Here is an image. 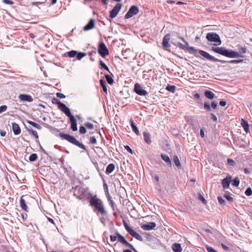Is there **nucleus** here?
Returning a JSON list of instances; mask_svg holds the SVG:
<instances>
[{"label": "nucleus", "instance_id": "f257e3e1", "mask_svg": "<svg viewBox=\"0 0 252 252\" xmlns=\"http://www.w3.org/2000/svg\"><path fill=\"white\" fill-rule=\"evenodd\" d=\"M212 50L217 53L220 54L228 58H243L244 57V56L236 52L233 51L232 50H227L223 47L213 46L212 47Z\"/></svg>", "mask_w": 252, "mask_h": 252}, {"label": "nucleus", "instance_id": "f03ea898", "mask_svg": "<svg viewBox=\"0 0 252 252\" xmlns=\"http://www.w3.org/2000/svg\"><path fill=\"white\" fill-rule=\"evenodd\" d=\"M60 136L63 139L67 140L68 142L72 143V144L86 151L85 146L82 143L79 142L74 137L68 134L61 133L60 134Z\"/></svg>", "mask_w": 252, "mask_h": 252}, {"label": "nucleus", "instance_id": "7ed1b4c3", "mask_svg": "<svg viewBox=\"0 0 252 252\" xmlns=\"http://www.w3.org/2000/svg\"><path fill=\"white\" fill-rule=\"evenodd\" d=\"M90 192L88 191V188L82 186H77L74 189V194L80 199L88 198Z\"/></svg>", "mask_w": 252, "mask_h": 252}, {"label": "nucleus", "instance_id": "20e7f679", "mask_svg": "<svg viewBox=\"0 0 252 252\" xmlns=\"http://www.w3.org/2000/svg\"><path fill=\"white\" fill-rule=\"evenodd\" d=\"M206 38L211 42L215 46L220 45L221 41L219 35L215 32H209L207 34Z\"/></svg>", "mask_w": 252, "mask_h": 252}, {"label": "nucleus", "instance_id": "39448f33", "mask_svg": "<svg viewBox=\"0 0 252 252\" xmlns=\"http://www.w3.org/2000/svg\"><path fill=\"white\" fill-rule=\"evenodd\" d=\"M36 203H37L36 200L30 195L26 194L21 197L20 205H31Z\"/></svg>", "mask_w": 252, "mask_h": 252}, {"label": "nucleus", "instance_id": "423d86ee", "mask_svg": "<svg viewBox=\"0 0 252 252\" xmlns=\"http://www.w3.org/2000/svg\"><path fill=\"white\" fill-rule=\"evenodd\" d=\"M87 199L90 200V205H102V201L96 195L90 193Z\"/></svg>", "mask_w": 252, "mask_h": 252}, {"label": "nucleus", "instance_id": "0eeeda50", "mask_svg": "<svg viewBox=\"0 0 252 252\" xmlns=\"http://www.w3.org/2000/svg\"><path fill=\"white\" fill-rule=\"evenodd\" d=\"M139 12V8L137 6L132 5L129 9L128 12L125 15L126 19H129L132 16L136 15Z\"/></svg>", "mask_w": 252, "mask_h": 252}, {"label": "nucleus", "instance_id": "6e6552de", "mask_svg": "<svg viewBox=\"0 0 252 252\" xmlns=\"http://www.w3.org/2000/svg\"><path fill=\"white\" fill-rule=\"evenodd\" d=\"M98 52L102 57H105L109 54L108 50L104 43L101 42L99 44Z\"/></svg>", "mask_w": 252, "mask_h": 252}, {"label": "nucleus", "instance_id": "1a4fd4ad", "mask_svg": "<svg viewBox=\"0 0 252 252\" xmlns=\"http://www.w3.org/2000/svg\"><path fill=\"white\" fill-rule=\"evenodd\" d=\"M116 234L117 236L118 241L119 242L128 247L129 248L131 249L134 251H136V250H135V248L133 247V246L131 244L128 243L122 235H121L118 232H116Z\"/></svg>", "mask_w": 252, "mask_h": 252}, {"label": "nucleus", "instance_id": "9d476101", "mask_svg": "<svg viewBox=\"0 0 252 252\" xmlns=\"http://www.w3.org/2000/svg\"><path fill=\"white\" fill-rule=\"evenodd\" d=\"M199 53L200 55H201L202 56L206 58L209 61H211L214 62H220L222 63H223L224 61H221L220 60H219V59L215 58L214 57L210 55L209 53H207L206 52H205L202 50H199Z\"/></svg>", "mask_w": 252, "mask_h": 252}, {"label": "nucleus", "instance_id": "9b49d317", "mask_svg": "<svg viewBox=\"0 0 252 252\" xmlns=\"http://www.w3.org/2000/svg\"><path fill=\"white\" fill-rule=\"evenodd\" d=\"M122 4L121 3H117L115 7L110 12V17L111 19L115 18L120 10L121 9Z\"/></svg>", "mask_w": 252, "mask_h": 252}, {"label": "nucleus", "instance_id": "f8f14e48", "mask_svg": "<svg viewBox=\"0 0 252 252\" xmlns=\"http://www.w3.org/2000/svg\"><path fill=\"white\" fill-rule=\"evenodd\" d=\"M134 91L137 94L140 95L145 96L148 94L147 91L143 89L140 84L138 83H136L134 85Z\"/></svg>", "mask_w": 252, "mask_h": 252}, {"label": "nucleus", "instance_id": "ddd939ff", "mask_svg": "<svg viewBox=\"0 0 252 252\" xmlns=\"http://www.w3.org/2000/svg\"><path fill=\"white\" fill-rule=\"evenodd\" d=\"M59 109L63 112L68 117L70 118L73 116L71 114L69 109L64 103L61 104Z\"/></svg>", "mask_w": 252, "mask_h": 252}, {"label": "nucleus", "instance_id": "4468645a", "mask_svg": "<svg viewBox=\"0 0 252 252\" xmlns=\"http://www.w3.org/2000/svg\"><path fill=\"white\" fill-rule=\"evenodd\" d=\"M18 97L20 101L23 102H32L33 101L32 97L28 94H21L19 95Z\"/></svg>", "mask_w": 252, "mask_h": 252}, {"label": "nucleus", "instance_id": "2eb2a0df", "mask_svg": "<svg viewBox=\"0 0 252 252\" xmlns=\"http://www.w3.org/2000/svg\"><path fill=\"white\" fill-rule=\"evenodd\" d=\"M170 39V35L169 33L166 34L163 37L162 40V46L164 48L170 47V45L169 43Z\"/></svg>", "mask_w": 252, "mask_h": 252}, {"label": "nucleus", "instance_id": "dca6fc26", "mask_svg": "<svg viewBox=\"0 0 252 252\" xmlns=\"http://www.w3.org/2000/svg\"><path fill=\"white\" fill-rule=\"evenodd\" d=\"M95 21L94 19H91L89 23L84 27V31H87L94 29L95 26Z\"/></svg>", "mask_w": 252, "mask_h": 252}, {"label": "nucleus", "instance_id": "f3484780", "mask_svg": "<svg viewBox=\"0 0 252 252\" xmlns=\"http://www.w3.org/2000/svg\"><path fill=\"white\" fill-rule=\"evenodd\" d=\"M232 178L230 176H227L225 178L223 179L221 181L223 188L228 189L229 187L230 183L231 182Z\"/></svg>", "mask_w": 252, "mask_h": 252}, {"label": "nucleus", "instance_id": "a211bd4d", "mask_svg": "<svg viewBox=\"0 0 252 252\" xmlns=\"http://www.w3.org/2000/svg\"><path fill=\"white\" fill-rule=\"evenodd\" d=\"M156 226L155 222H149L146 224H144L141 226V228L145 230H150L154 229Z\"/></svg>", "mask_w": 252, "mask_h": 252}, {"label": "nucleus", "instance_id": "6ab92c4d", "mask_svg": "<svg viewBox=\"0 0 252 252\" xmlns=\"http://www.w3.org/2000/svg\"><path fill=\"white\" fill-rule=\"evenodd\" d=\"M71 123V128L73 131L77 130V121L74 117L73 116L69 118Z\"/></svg>", "mask_w": 252, "mask_h": 252}, {"label": "nucleus", "instance_id": "aec40b11", "mask_svg": "<svg viewBox=\"0 0 252 252\" xmlns=\"http://www.w3.org/2000/svg\"><path fill=\"white\" fill-rule=\"evenodd\" d=\"M94 206V212H100L102 215L105 216L106 214L105 210L103 207V206Z\"/></svg>", "mask_w": 252, "mask_h": 252}, {"label": "nucleus", "instance_id": "412c9836", "mask_svg": "<svg viewBox=\"0 0 252 252\" xmlns=\"http://www.w3.org/2000/svg\"><path fill=\"white\" fill-rule=\"evenodd\" d=\"M12 130L15 135L19 134L21 132L20 128L18 124L15 123H12Z\"/></svg>", "mask_w": 252, "mask_h": 252}, {"label": "nucleus", "instance_id": "4be33fe9", "mask_svg": "<svg viewBox=\"0 0 252 252\" xmlns=\"http://www.w3.org/2000/svg\"><path fill=\"white\" fill-rule=\"evenodd\" d=\"M172 249L174 252H181L182 251L181 245L179 243H174L172 246Z\"/></svg>", "mask_w": 252, "mask_h": 252}, {"label": "nucleus", "instance_id": "5701e85b", "mask_svg": "<svg viewBox=\"0 0 252 252\" xmlns=\"http://www.w3.org/2000/svg\"><path fill=\"white\" fill-rule=\"evenodd\" d=\"M161 158L167 163V164L169 166H171V161L170 159L169 158L168 156H167L166 154H161Z\"/></svg>", "mask_w": 252, "mask_h": 252}, {"label": "nucleus", "instance_id": "b1692460", "mask_svg": "<svg viewBox=\"0 0 252 252\" xmlns=\"http://www.w3.org/2000/svg\"><path fill=\"white\" fill-rule=\"evenodd\" d=\"M129 234L132 237H133L136 239H137L140 241H142L143 240L142 237L141 235H140L138 233L136 232L135 231H134L133 230Z\"/></svg>", "mask_w": 252, "mask_h": 252}, {"label": "nucleus", "instance_id": "393cba45", "mask_svg": "<svg viewBox=\"0 0 252 252\" xmlns=\"http://www.w3.org/2000/svg\"><path fill=\"white\" fill-rule=\"evenodd\" d=\"M143 135L145 142L147 144H150L151 143L150 133L146 131H144L143 132Z\"/></svg>", "mask_w": 252, "mask_h": 252}, {"label": "nucleus", "instance_id": "a878e982", "mask_svg": "<svg viewBox=\"0 0 252 252\" xmlns=\"http://www.w3.org/2000/svg\"><path fill=\"white\" fill-rule=\"evenodd\" d=\"M242 126H243L244 130L247 133L249 131V125L248 123L243 119H242L241 123Z\"/></svg>", "mask_w": 252, "mask_h": 252}, {"label": "nucleus", "instance_id": "bb28decb", "mask_svg": "<svg viewBox=\"0 0 252 252\" xmlns=\"http://www.w3.org/2000/svg\"><path fill=\"white\" fill-rule=\"evenodd\" d=\"M130 125H131V126L132 127V129L133 130V131L137 135H139L140 134V133L139 132V130L138 129V128L135 125V124L134 123V122L133 120H132L131 119L130 120Z\"/></svg>", "mask_w": 252, "mask_h": 252}, {"label": "nucleus", "instance_id": "cd10ccee", "mask_svg": "<svg viewBox=\"0 0 252 252\" xmlns=\"http://www.w3.org/2000/svg\"><path fill=\"white\" fill-rule=\"evenodd\" d=\"M115 169V165L113 163L109 164L106 167V173L107 174L112 173Z\"/></svg>", "mask_w": 252, "mask_h": 252}, {"label": "nucleus", "instance_id": "c85d7f7f", "mask_svg": "<svg viewBox=\"0 0 252 252\" xmlns=\"http://www.w3.org/2000/svg\"><path fill=\"white\" fill-rule=\"evenodd\" d=\"M204 94L207 98L210 99H213L215 96L214 94L209 90H206L204 93Z\"/></svg>", "mask_w": 252, "mask_h": 252}, {"label": "nucleus", "instance_id": "c756f323", "mask_svg": "<svg viewBox=\"0 0 252 252\" xmlns=\"http://www.w3.org/2000/svg\"><path fill=\"white\" fill-rule=\"evenodd\" d=\"M27 123L37 129L40 130L41 129V126L39 124H38L35 122L28 120V121H27Z\"/></svg>", "mask_w": 252, "mask_h": 252}, {"label": "nucleus", "instance_id": "7c9ffc66", "mask_svg": "<svg viewBox=\"0 0 252 252\" xmlns=\"http://www.w3.org/2000/svg\"><path fill=\"white\" fill-rule=\"evenodd\" d=\"M173 161H174V162L175 163V164L176 165V166L177 167H181V163H180V161L179 160V159L178 157L177 156H174V157H173Z\"/></svg>", "mask_w": 252, "mask_h": 252}, {"label": "nucleus", "instance_id": "2f4dec72", "mask_svg": "<svg viewBox=\"0 0 252 252\" xmlns=\"http://www.w3.org/2000/svg\"><path fill=\"white\" fill-rule=\"evenodd\" d=\"M100 84L102 88L103 91L105 93H107V87L106 86V83H105V81H104L102 79H101L100 80Z\"/></svg>", "mask_w": 252, "mask_h": 252}, {"label": "nucleus", "instance_id": "473e14b6", "mask_svg": "<svg viewBox=\"0 0 252 252\" xmlns=\"http://www.w3.org/2000/svg\"><path fill=\"white\" fill-rule=\"evenodd\" d=\"M105 77L108 84L112 85L114 83L113 79L109 75H105Z\"/></svg>", "mask_w": 252, "mask_h": 252}, {"label": "nucleus", "instance_id": "72a5a7b5", "mask_svg": "<svg viewBox=\"0 0 252 252\" xmlns=\"http://www.w3.org/2000/svg\"><path fill=\"white\" fill-rule=\"evenodd\" d=\"M52 102L53 104H58L59 108L61 106V105L63 103L62 102H61L59 99L55 97L53 98L52 99Z\"/></svg>", "mask_w": 252, "mask_h": 252}, {"label": "nucleus", "instance_id": "f704fd0d", "mask_svg": "<svg viewBox=\"0 0 252 252\" xmlns=\"http://www.w3.org/2000/svg\"><path fill=\"white\" fill-rule=\"evenodd\" d=\"M185 44H183L182 43H178V46L182 49L186 50H187L188 46H189V43L187 42H185Z\"/></svg>", "mask_w": 252, "mask_h": 252}, {"label": "nucleus", "instance_id": "c9c22d12", "mask_svg": "<svg viewBox=\"0 0 252 252\" xmlns=\"http://www.w3.org/2000/svg\"><path fill=\"white\" fill-rule=\"evenodd\" d=\"M37 158V156L36 154H32L29 157V160L31 162L35 161Z\"/></svg>", "mask_w": 252, "mask_h": 252}, {"label": "nucleus", "instance_id": "e433bc0d", "mask_svg": "<svg viewBox=\"0 0 252 252\" xmlns=\"http://www.w3.org/2000/svg\"><path fill=\"white\" fill-rule=\"evenodd\" d=\"M67 54L69 57L73 58L76 56L77 52L76 51L72 50L67 52Z\"/></svg>", "mask_w": 252, "mask_h": 252}, {"label": "nucleus", "instance_id": "4c0bfd02", "mask_svg": "<svg viewBox=\"0 0 252 252\" xmlns=\"http://www.w3.org/2000/svg\"><path fill=\"white\" fill-rule=\"evenodd\" d=\"M240 180L238 177L235 178L232 181V185L234 187H238L239 185Z\"/></svg>", "mask_w": 252, "mask_h": 252}, {"label": "nucleus", "instance_id": "58836bf2", "mask_svg": "<svg viewBox=\"0 0 252 252\" xmlns=\"http://www.w3.org/2000/svg\"><path fill=\"white\" fill-rule=\"evenodd\" d=\"M176 87L175 86L168 85L166 89L169 92L174 93L175 91Z\"/></svg>", "mask_w": 252, "mask_h": 252}, {"label": "nucleus", "instance_id": "ea45409f", "mask_svg": "<svg viewBox=\"0 0 252 252\" xmlns=\"http://www.w3.org/2000/svg\"><path fill=\"white\" fill-rule=\"evenodd\" d=\"M77 58L78 60H81L83 57L86 56V54L85 53L80 52L79 53H77L76 55Z\"/></svg>", "mask_w": 252, "mask_h": 252}, {"label": "nucleus", "instance_id": "a19ab883", "mask_svg": "<svg viewBox=\"0 0 252 252\" xmlns=\"http://www.w3.org/2000/svg\"><path fill=\"white\" fill-rule=\"evenodd\" d=\"M124 225L125 229L129 233H130L133 230V229H131L125 221L124 222Z\"/></svg>", "mask_w": 252, "mask_h": 252}, {"label": "nucleus", "instance_id": "79ce46f5", "mask_svg": "<svg viewBox=\"0 0 252 252\" xmlns=\"http://www.w3.org/2000/svg\"><path fill=\"white\" fill-rule=\"evenodd\" d=\"M245 194L247 196H250L252 194V189L251 188H248L245 191Z\"/></svg>", "mask_w": 252, "mask_h": 252}, {"label": "nucleus", "instance_id": "37998d69", "mask_svg": "<svg viewBox=\"0 0 252 252\" xmlns=\"http://www.w3.org/2000/svg\"><path fill=\"white\" fill-rule=\"evenodd\" d=\"M186 50H187L188 51H189V52H190L191 53H196V50L195 49L192 47H188V48Z\"/></svg>", "mask_w": 252, "mask_h": 252}, {"label": "nucleus", "instance_id": "c03bdc74", "mask_svg": "<svg viewBox=\"0 0 252 252\" xmlns=\"http://www.w3.org/2000/svg\"><path fill=\"white\" fill-rule=\"evenodd\" d=\"M29 131L35 137V138H36V139L38 138V134L35 130H34L32 129H31L29 130Z\"/></svg>", "mask_w": 252, "mask_h": 252}, {"label": "nucleus", "instance_id": "a18cd8bd", "mask_svg": "<svg viewBox=\"0 0 252 252\" xmlns=\"http://www.w3.org/2000/svg\"><path fill=\"white\" fill-rule=\"evenodd\" d=\"M79 131L81 134H85L87 132V129L84 126L80 127Z\"/></svg>", "mask_w": 252, "mask_h": 252}, {"label": "nucleus", "instance_id": "49530a36", "mask_svg": "<svg viewBox=\"0 0 252 252\" xmlns=\"http://www.w3.org/2000/svg\"><path fill=\"white\" fill-rule=\"evenodd\" d=\"M227 164L230 166H234L235 165V162L231 158L227 159Z\"/></svg>", "mask_w": 252, "mask_h": 252}, {"label": "nucleus", "instance_id": "de8ad7c7", "mask_svg": "<svg viewBox=\"0 0 252 252\" xmlns=\"http://www.w3.org/2000/svg\"><path fill=\"white\" fill-rule=\"evenodd\" d=\"M204 108L207 110L208 111H210L211 110L210 105L209 103L205 102L204 104Z\"/></svg>", "mask_w": 252, "mask_h": 252}, {"label": "nucleus", "instance_id": "09e8293b", "mask_svg": "<svg viewBox=\"0 0 252 252\" xmlns=\"http://www.w3.org/2000/svg\"><path fill=\"white\" fill-rule=\"evenodd\" d=\"M243 60H233L229 61L228 62L231 63H238L243 62Z\"/></svg>", "mask_w": 252, "mask_h": 252}, {"label": "nucleus", "instance_id": "8fccbe9b", "mask_svg": "<svg viewBox=\"0 0 252 252\" xmlns=\"http://www.w3.org/2000/svg\"><path fill=\"white\" fill-rule=\"evenodd\" d=\"M206 249L207 250V252H218L216 251L213 248L208 245L206 246Z\"/></svg>", "mask_w": 252, "mask_h": 252}, {"label": "nucleus", "instance_id": "3c124183", "mask_svg": "<svg viewBox=\"0 0 252 252\" xmlns=\"http://www.w3.org/2000/svg\"><path fill=\"white\" fill-rule=\"evenodd\" d=\"M85 126L89 129H92L94 128V125L93 124L90 123H86L85 124Z\"/></svg>", "mask_w": 252, "mask_h": 252}, {"label": "nucleus", "instance_id": "603ef678", "mask_svg": "<svg viewBox=\"0 0 252 252\" xmlns=\"http://www.w3.org/2000/svg\"><path fill=\"white\" fill-rule=\"evenodd\" d=\"M105 194L106 195L108 200L110 204L113 205V204H114L112 198L110 197L109 193Z\"/></svg>", "mask_w": 252, "mask_h": 252}, {"label": "nucleus", "instance_id": "864d4df0", "mask_svg": "<svg viewBox=\"0 0 252 252\" xmlns=\"http://www.w3.org/2000/svg\"><path fill=\"white\" fill-rule=\"evenodd\" d=\"M224 197L229 201L231 202L232 201V198L230 196L228 193H225L224 194Z\"/></svg>", "mask_w": 252, "mask_h": 252}, {"label": "nucleus", "instance_id": "5fc2aeb1", "mask_svg": "<svg viewBox=\"0 0 252 252\" xmlns=\"http://www.w3.org/2000/svg\"><path fill=\"white\" fill-rule=\"evenodd\" d=\"M90 142L92 144H94L96 143V139L94 136H92L90 138Z\"/></svg>", "mask_w": 252, "mask_h": 252}, {"label": "nucleus", "instance_id": "6e6d98bb", "mask_svg": "<svg viewBox=\"0 0 252 252\" xmlns=\"http://www.w3.org/2000/svg\"><path fill=\"white\" fill-rule=\"evenodd\" d=\"M198 198L200 200H201L202 202L203 203V204H206V200L205 199V198L203 197V196L200 194L199 193L198 194Z\"/></svg>", "mask_w": 252, "mask_h": 252}, {"label": "nucleus", "instance_id": "4d7b16f0", "mask_svg": "<svg viewBox=\"0 0 252 252\" xmlns=\"http://www.w3.org/2000/svg\"><path fill=\"white\" fill-rule=\"evenodd\" d=\"M7 109V106L6 105H2L0 106V114L4 112Z\"/></svg>", "mask_w": 252, "mask_h": 252}, {"label": "nucleus", "instance_id": "13d9d810", "mask_svg": "<svg viewBox=\"0 0 252 252\" xmlns=\"http://www.w3.org/2000/svg\"><path fill=\"white\" fill-rule=\"evenodd\" d=\"M103 187H104V190L105 194L109 193L108 186L105 183H104L103 184Z\"/></svg>", "mask_w": 252, "mask_h": 252}, {"label": "nucleus", "instance_id": "bf43d9fd", "mask_svg": "<svg viewBox=\"0 0 252 252\" xmlns=\"http://www.w3.org/2000/svg\"><path fill=\"white\" fill-rule=\"evenodd\" d=\"M2 1L3 3H4L5 4H13V2L10 0H2Z\"/></svg>", "mask_w": 252, "mask_h": 252}, {"label": "nucleus", "instance_id": "052dcab7", "mask_svg": "<svg viewBox=\"0 0 252 252\" xmlns=\"http://www.w3.org/2000/svg\"><path fill=\"white\" fill-rule=\"evenodd\" d=\"M218 106V103L215 101H212L211 102V107L214 109H216Z\"/></svg>", "mask_w": 252, "mask_h": 252}, {"label": "nucleus", "instance_id": "680f3d73", "mask_svg": "<svg viewBox=\"0 0 252 252\" xmlns=\"http://www.w3.org/2000/svg\"><path fill=\"white\" fill-rule=\"evenodd\" d=\"M56 95L58 97H59L60 98H63L65 97V95H64L63 94H62L60 93H57Z\"/></svg>", "mask_w": 252, "mask_h": 252}, {"label": "nucleus", "instance_id": "e2e57ef3", "mask_svg": "<svg viewBox=\"0 0 252 252\" xmlns=\"http://www.w3.org/2000/svg\"><path fill=\"white\" fill-rule=\"evenodd\" d=\"M218 200L219 201V202L220 204H223L224 203V202H225V201L220 196H218Z\"/></svg>", "mask_w": 252, "mask_h": 252}, {"label": "nucleus", "instance_id": "0e129e2a", "mask_svg": "<svg viewBox=\"0 0 252 252\" xmlns=\"http://www.w3.org/2000/svg\"><path fill=\"white\" fill-rule=\"evenodd\" d=\"M110 238L111 242H114L117 240V236L116 235V236L110 235Z\"/></svg>", "mask_w": 252, "mask_h": 252}, {"label": "nucleus", "instance_id": "69168bd1", "mask_svg": "<svg viewBox=\"0 0 252 252\" xmlns=\"http://www.w3.org/2000/svg\"><path fill=\"white\" fill-rule=\"evenodd\" d=\"M226 102L225 100H221L220 101V105L222 107L225 106L226 105Z\"/></svg>", "mask_w": 252, "mask_h": 252}, {"label": "nucleus", "instance_id": "338daca9", "mask_svg": "<svg viewBox=\"0 0 252 252\" xmlns=\"http://www.w3.org/2000/svg\"><path fill=\"white\" fill-rule=\"evenodd\" d=\"M99 64L104 69L107 66V65L102 61H99Z\"/></svg>", "mask_w": 252, "mask_h": 252}, {"label": "nucleus", "instance_id": "774afa93", "mask_svg": "<svg viewBox=\"0 0 252 252\" xmlns=\"http://www.w3.org/2000/svg\"><path fill=\"white\" fill-rule=\"evenodd\" d=\"M246 48H245V47H241L239 49V51L240 53H245L246 52Z\"/></svg>", "mask_w": 252, "mask_h": 252}]
</instances>
